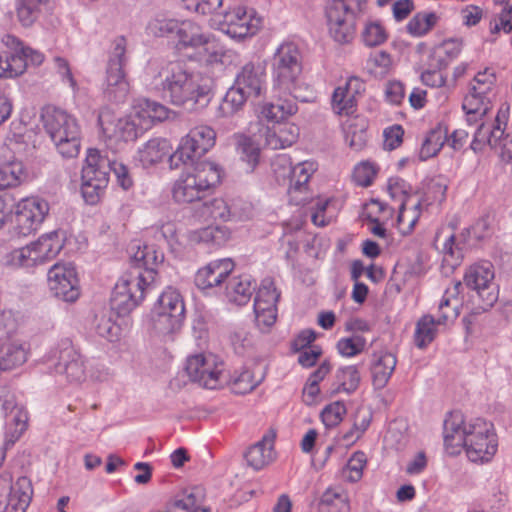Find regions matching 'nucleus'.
Segmentation results:
<instances>
[{
    "label": "nucleus",
    "instance_id": "f257e3e1",
    "mask_svg": "<svg viewBox=\"0 0 512 512\" xmlns=\"http://www.w3.org/2000/svg\"><path fill=\"white\" fill-rule=\"evenodd\" d=\"M162 97L175 106L204 108L211 100V89L200 85L180 63H170L159 74Z\"/></svg>",
    "mask_w": 512,
    "mask_h": 512
},
{
    "label": "nucleus",
    "instance_id": "f03ea898",
    "mask_svg": "<svg viewBox=\"0 0 512 512\" xmlns=\"http://www.w3.org/2000/svg\"><path fill=\"white\" fill-rule=\"evenodd\" d=\"M44 128L59 153L66 158L78 155L80 129L76 119L58 108H47L42 114Z\"/></svg>",
    "mask_w": 512,
    "mask_h": 512
},
{
    "label": "nucleus",
    "instance_id": "7ed1b4c3",
    "mask_svg": "<svg viewBox=\"0 0 512 512\" xmlns=\"http://www.w3.org/2000/svg\"><path fill=\"white\" fill-rule=\"evenodd\" d=\"M366 0H327L325 13L330 36L339 44L350 43L356 34L357 19Z\"/></svg>",
    "mask_w": 512,
    "mask_h": 512
},
{
    "label": "nucleus",
    "instance_id": "20e7f679",
    "mask_svg": "<svg viewBox=\"0 0 512 512\" xmlns=\"http://www.w3.org/2000/svg\"><path fill=\"white\" fill-rule=\"evenodd\" d=\"M509 106L503 104L495 117L494 123H481L474 131L471 149L474 152L482 151L485 145L496 150L503 161L512 162V137L505 135L508 121Z\"/></svg>",
    "mask_w": 512,
    "mask_h": 512
},
{
    "label": "nucleus",
    "instance_id": "39448f33",
    "mask_svg": "<svg viewBox=\"0 0 512 512\" xmlns=\"http://www.w3.org/2000/svg\"><path fill=\"white\" fill-rule=\"evenodd\" d=\"M300 51L294 43H284L273 57L274 82L282 90L293 94L302 72Z\"/></svg>",
    "mask_w": 512,
    "mask_h": 512
},
{
    "label": "nucleus",
    "instance_id": "423d86ee",
    "mask_svg": "<svg viewBox=\"0 0 512 512\" xmlns=\"http://www.w3.org/2000/svg\"><path fill=\"white\" fill-rule=\"evenodd\" d=\"M126 39L123 36L117 37L113 42V49L110 54L106 70L105 96L114 102L124 101L128 93V83L123 70L126 64Z\"/></svg>",
    "mask_w": 512,
    "mask_h": 512
},
{
    "label": "nucleus",
    "instance_id": "0eeeda50",
    "mask_svg": "<svg viewBox=\"0 0 512 512\" xmlns=\"http://www.w3.org/2000/svg\"><path fill=\"white\" fill-rule=\"evenodd\" d=\"M148 278L142 272L121 278L115 285L111 297V307L120 316L134 310L144 299L145 290L149 288Z\"/></svg>",
    "mask_w": 512,
    "mask_h": 512
},
{
    "label": "nucleus",
    "instance_id": "6e6552de",
    "mask_svg": "<svg viewBox=\"0 0 512 512\" xmlns=\"http://www.w3.org/2000/svg\"><path fill=\"white\" fill-rule=\"evenodd\" d=\"M463 448L466 449L467 456L473 462L490 460L497 450L493 425L481 418L470 422Z\"/></svg>",
    "mask_w": 512,
    "mask_h": 512
},
{
    "label": "nucleus",
    "instance_id": "1a4fd4ad",
    "mask_svg": "<svg viewBox=\"0 0 512 512\" xmlns=\"http://www.w3.org/2000/svg\"><path fill=\"white\" fill-rule=\"evenodd\" d=\"M493 279V265L490 262L472 265L464 275V285L475 292L471 297H478L479 309L482 311L490 309L498 299Z\"/></svg>",
    "mask_w": 512,
    "mask_h": 512
},
{
    "label": "nucleus",
    "instance_id": "9d476101",
    "mask_svg": "<svg viewBox=\"0 0 512 512\" xmlns=\"http://www.w3.org/2000/svg\"><path fill=\"white\" fill-rule=\"evenodd\" d=\"M52 294L65 302H74L80 295L79 280L71 263H56L48 271Z\"/></svg>",
    "mask_w": 512,
    "mask_h": 512
},
{
    "label": "nucleus",
    "instance_id": "9b49d317",
    "mask_svg": "<svg viewBox=\"0 0 512 512\" xmlns=\"http://www.w3.org/2000/svg\"><path fill=\"white\" fill-rule=\"evenodd\" d=\"M49 211L48 203L37 198L21 201L14 215V231L19 236H27L37 230Z\"/></svg>",
    "mask_w": 512,
    "mask_h": 512
},
{
    "label": "nucleus",
    "instance_id": "f8f14e48",
    "mask_svg": "<svg viewBox=\"0 0 512 512\" xmlns=\"http://www.w3.org/2000/svg\"><path fill=\"white\" fill-rule=\"evenodd\" d=\"M108 170L114 173L117 182L124 190L132 187L133 180L128 168L122 162L103 157L97 149H89L85 165L82 168V175H86L88 179H91V177L99 173L108 174Z\"/></svg>",
    "mask_w": 512,
    "mask_h": 512
},
{
    "label": "nucleus",
    "instance_id": "ddd939ff",
    "mask_svg": "<svg viewBox=\"0 0 512 512\" xmlns=\"http://www.w3.org/2000/svg\"><path fill=\"white\" fill-rule=\"evenodd\" d=\"M260 18L248 13L244 7H236L227 11L221 21V30L232 38L242 39L254 35L259 26Z\"/></svg>",
    "mask_w": 512,
    "mask_h": 512
},
{
    "label": "nucleus",
    "instance_id": "4468645a",
    "mask_svg": "<svg viewBox=\"0 0 512 512\" xmlns=\"http://www.w3.org/2000/svg\"><path fill=\"white\" fill-rule=\"evenodd\" d=\"M185 370L191 381L209 389L216 388L221 374V370L216 366L215 358L212 355L204 354L188 357Z\"/></svg>",
    "mask_w": 512,
    "mask_h": 512
},
{
    "label": "nucleus",
    "instance_id": "2eb2a0df",
    "mask_svg": "<svg viewBox=\"0 0 512 512\" xmlns=\"http://www.w3.org/2000/svg\"><path fill=\"white\" fill-rule=\"evenodd\" d=\"M234 83L251 98H257L266 90V65L262 62H249L237 73Z\"/></svg>",
    "mask_w": 512,
    "mask_h": 512
},
{
    "label": "nucleus",
    "instance_id": "dca6fc26",
    "mask_svg": "<svg viewBox=\"0 0 512 512\" xmlns=\"http://www.w3.org/2000/svg\"><path fill=\"white\" fill-rule=\"evenodd\" d=\"M469 424H464L463 414L454 411L444 420V445L448 454L457 455L461 452L468 436Z\"/></svg>",
    "mask_w": 512,
    "mask_h": 512
},
{
    "label": "nucleus",
    "instance_id": "f3484780",
    "mask_svg": "<svg viewBox=\"0 0 512 512\" xmlns=\"http://www.w3.org/2000/svg\"><path fill=\"white\" fill-rule=\"evenodd\" d=\"M55 369L57 373L65 374L72 382H80L85 377L83 360L69 340L62 341L60 345Z\"/></svg>",
    "mask_w": 512,
    "mask_h": 512
},
{
    "label": "nucleus",
    "instance_id": "a211bd4d",
    "mask_svg": "<svg viewBox=\"0 0 512 512\" xmlns=\"http://www.w3.org/2000/svg\"><path fill=\"white\" fill-rule=\"evenodd\" d=\"M234 263L230 258L215 260L199 269L195 275V285L202 290L219 286L231 274Z\"/></svg>",
    "mask_w": 512,
    "mask_h": 512
},
{
    "label": "nucleus",
    "instance_id": "6ab92c4d",
    "mask_svg": "<svg viewBox=\"0 0 512 512\" xmlns=\"http://www.w3.org/2000/svg\"><path fill=\"white\" fill-rule=\"evenodd\" d=\"M176 38V47L179 50L198 49L213 42V34L205 31L202 26L190 20L179 22Z\"/></svg>",
    "mask_w": 512,
    "mask_h": 512
},
{
    "label": "nucleus",
    "instance_id": "aec40b11",
    "mask_svg": "<svg viewBox=\"0 0 512 512\" xmlns=\"http://www.w3.org/2000/svg\"><path fill=\"white\" fill-rule=\"evenodd\" d=\"M364 91L363 81L352 76L348 79L344 87H338L332 95V107L335 113L351 114L355 107V97Z\"/></svg>",
    "mask_w": 512,
    "mask_h": 512
},
{
    "label": "nucleus",
    "instance_id": "412c9836",
    "mask_svg": "<svg viewBox=\"0 0 512 512\" xmlns=\"http://www.w3.org/2000/svg\"><path fill=\"white\" fill-rule=\"evenodd\" d=\"M209 195V192L202 188L195 178L189 173L178 179L173 186L172 196L173 199L179 204L195 203L197 209L201 206L204 199Z\"/></svg>",
    "mask_w": 512,
    "mask_h": 512
},
{
    "label": "nucleus",
    "instance_id": "4be33fe9",
    "mask_svg": "<svg viewBox=\"0 0 512 512\" xmlns=\"http://www.w3.org/2000/svg\"><path fill=\"white\" fill-rule=\"evenodd\" d=\"M275 438L276 433L269 430L260 441L248 448L244 457L250 467L260 470L273 461Z\"/></svg>",
    "mask_w": 512,
    "mask_h": 512
},
{
    "label": "nucleus",
    "instance_id": "5701e85b",
    "mask_svg": "<svg viewBox=\"0 0 512 512\" xmlns=\"http://www.w3.org/2000/svg\"><path fill=\"white\" fill-rule=\"evenodd\" d=\"M493 87L494 84L492 82L472 84L469 93L463 100V110L468 111L469 113L487 114L491 107Z\"/></svg>",
    "mask_w": 512,
    "mask_h": 512
},
{
    "label": "nucleus",
    "instance_id": "b1692460",
    "mask_svg": "<svg viewBox=\"0 0 512 512\" xmlns=\"http://www.w3.org/2000/svg\"><path fill=\"white\" fill-rule=\"evenodd\" d=\"M164 255L158 251L154 245L137 246V250L133 253L131 261L136 268L143 267L148 278V284L151 285L155 280L156 268L162 264Z\"/></svg>",
    "mask_w": 512,
    "mask_h": 512
},
{
    "label": "nucleus",
    "instance_id": "393cba45",
    "mask_svg": "<svg viewBox=\"0 0 512 512\" xmlns=\"http://www.w3.org/2000/svg\"><path fill=\"white\" fill-rule=\"evenodd\" d=\"M28 349L23 341L16 337L0 344V371H10L27 360Z\"/></svg>",
    "mask_w": 512,
    "mask_h": 512
},
{
    "label": "nucleus",
    "instance_id": "a878e982",
    "mask_svg": "<svg viewBox=\"0 0 512 512\" xmlns=\"http://www.w3.org/2000/svg\"><path fill=\"white\" fill-rule=\"evenodd\" d=\"M374 362L371 366L372 383L375 389H383L396 367V356L390 352L374 354Z\"/></svg>",
    "mask_w": 512,
    "mask_h": 512
},
{
    "label": "nucleus",
    "instance_id": "bb28decb",
    "mask_svg": "<svg viewBox=\"0 0 512 512\" xmlns=\"http://www.w3.org/2000/svg\"><path fill=\"white\" fill-rule=\"evenodd\" d=\"M37 263L41 264L55 258L63 248V241L56 231L41 236L36 242L31 243Z\"/></svg>",
    "mask_w": 512,
    "mask_h": 512
},
{
    "label": "nucleus",
    "instance_id": "cd10ccee",
    "mask_svg": "<svg viewBox=\"0 0 512 512\" xmlns=\"http://www.w3.org/2000/svg\"><path fill=\"white\" fill-rule=\"evenodd\" d=\"M98 122L102 127L103 133L109 138H116L125 142L135 141L144 132V129L130 118L119 119L112 132L104 125L103 114L99 115Z\"/></svg>",
    "mask_w": 512,
    "mask_h": 512
},
{
    "label": "nucleus",
    "instance_id": "c85d7f7f",
    "mask_svg": "<svg viewBox=\"0 0 512 512\" xmlns=\"http://www.w3.org/2000/svg\"><path fill=\"white\" fill-rule=\"evenodd\" d=\"M49 0H15L18 21L23 27L32 26L48 6Z\"/></svg>",
    "mask_w": 512,
    "mask_h": 512
},
{
    "label": "nucleus",
    "instance_id": "c756f323",
    "mask_svg": "<svg viewBox=\"0 0 512 512\" xmlns=\"http://www.w3.org/2000/svg\"><path fill=\"white\" fill-rule=\"evenodd\" d=\"M254 291L255 286L249 276L234 277L226 286V297L230 302L242 306L250 301Z\"/></svg>",
    "mask_w": 512,
    "mask_h": 512
},
{
    "label": "nucleus",
    "instance_id": "7c9ffc66",
    "mask_svg": "<svg viewBox=\"0 0 512 512\" xmlns=\"http://www.w3.org/2000/svg\"><path fill=\"white\" fill-rule=\"evenodd\" d=\"M192 140L187 135L182 138L179 147L177 150L170 155L169 163L172 169L178 168L181 164L194 165L196 162L200 161V158L205 155L204 151H200L195 143H191Z\"/></svg>",
    "mask_w": 512,
    "mask_h": 512
},
{
    "label": "nucleus",
    "instance_id": "2f4dec72",
    "mask_svg": "<svg viewBox=\"0 0 512 512\" xmlns=\"http://www.w3.org/2000/svg\"><path fill=\"white\" fill-rule=\"evenodd\" d=\"M189 174L209 193L220 182L221 178L219 166L206 160L196 162L193 165V171Z\"/></svg>",
    "mask_w": 512,
    "mask_h": 512
},
{
    "label": "nucleus",
    "instance_id": "473e14b6",
    "mask_svg": "<svg viewBox=\"0 0 512 512\" xmlns=\"http://www.w3.org/2000/svg\"><path fill=\"white\" fill-rule=\"evenodd\" d=\"M28 179V172L20 160H13L0 167V190L14 188Z\"/></svg>",
    "mask_w": 512,
    "mask_h": 512
},
{
    "label": "nucleus",
    "instance_id": "72a5a7b5",
    "mask_svg": "<svg viewBox=\"0 0 512 512\" xmlns=\"http://www.w3.org/2000/svg\"><path fill=\"white\" fill-rule=\"evenodd\" d=\"M251 99L235 83L228 89L219 106V113L223 117H230L243 109L247 101Z\"/></svg>",
    "mask_w": 512,
    "mask_h": 512
},
{
    "label": "nucleus",
    "instance_id": "f704fd0d",
    "mask_svg": "<svg viewBox=\"0 0 512 512\" xmlns=\"http://www.w3.org/2000/svg\"><path fill=\"white\" fill-rule=\"evenodd\" d=\"M199 217L204 219H214L221 221H230L231 214H229V202L222 198H209L204 199L199 209L196 210Z\"/></svg>",
    "mask_w": 512,
    "mask_h": 512
},
{
    "label": "nucleus",
    "instance_id": "c9c22d12",
    "mask_svg": "<svg viewBox=\"0 0 512 512\" xmlns=\"http://www.w3.org/2000/svg\"><path fill=\"white\" fill-rule=\"evenodd\" d=\"M448 66V61L438 52L431 55L428 68L421 73L422 82L431 87H441L445 84L446 78L443 70Z\"/></svg>",
    "mask_w": 512,
    "mask_h": 512
},
{
    "label": "nucleus",
    "instance_id": "e433bc0d",
    "mask_svg": "<svg viewBox=\"0 0 512 512\" xmlns=\"http://www.w3.org/2000/svg\"><path fill=\"white\" fill-rule=\"evenodd\" d=\"M154 310L166 312L185 319V305L181 294L174 288L168 287L159 296Z\"/></svg>",
    "mask_w": 512,
    "mask_h": 512
},
{
    "label": "nucleus",
    "instance_id": "4c0bfd02",
    "mask_svg": "<svg viewBox=\"0 0 512 512\" xmlns=\"http://www.w3.org/2000/svg\"><path fill=\"white\" fill-rule=\"evenodd\" d=\"M170 146L166 139H150L139 149V158L144 166L156 164L169 154Z\"/></svg>",
    "mask_w": 512,
    "mask_h": 512
},
{
    "label": "nucleus",
    "instance_id": "58836bf2",
    "mask_svg": "<svg viewBox=\"0 0 512 512\" xmlns=\"http://www.w3.org/2000/svg\"><path fill=\"white\" fill-rule=\"evenodd\" d=\"M81 178V193L84 200L90 205L96 204L108 184V174L99 173L91 177V179H88L86 175H82Z\"/></svg>",
    "mask_w": 512,
    "mask_h": 512
},
{
    "label": "nucleus",
    "instance_id": "ea45409f",
    "mask_svg": "<svg viewBox=\"0 0 512 512\" xmlns=\"http://www.w3.org/2000/svg\"><path fill=\"white\" fill-rule=\"evenodd\" d=\"M184 318L177 317L166 312L154 310L151 317L153 331L161 336H170L179 331L183 325Z\"/></svg>",
    "mask_w": 512,
    "mask_h": 512
},
{
    "label": "nucleus",
    "instance_id": "a19ab883",
    "mask_svg": "<svg viewBox=\"0 0 512 512\" xmlns=\"http://www.w3.org/2000/svg\"><path fill=\"white\" fill-rule=\"evenodd\" d=\"M319 512H349V500L347 494L339 489H327L319 502Z\"/></svg>",
    "mask_w": 512,
    "mask_h": 512
},
{
    "label": "nucleus",
    "instance_id": "79ce46f5",
    "mask_svg": "<svg viewBox=\"0 0 512 512\" xmlns=\"http://www.w3.org/2000/svg\"><path fill=\"white\" fill-rule=\"evenodd\" d=\"M335 378L338 386L335 390L332 391V394L339 393L340 391H344L347 394H352L358 389L361 382L360 372L358 367L355 365L338 368L335 374Z\"/></svg>",
    "mask_w": 512,
    "mask_h": 512
},
{
    "label": "nucleus",
    "instance_id": "37998d69",
    "mask_svg": "<svg viewBox=\"0 0 512 512\" xmlns=\"http://www.w3.org/2000/svg\"><path fill=\"white\" fill-rule=\"evenodd\" d=\"M235 143L240 158L248 165V171L253 172L259 163V146L250 137L243 134L235 135Z\"/></svg>",
    "mask_w": 512,
    "mask_h": 512
},
{
    "label": "nucleus",
    "instance_id": "c03bdc74",
    "mask_svg": "<svg viewBox=\"0 0 512 512\" xmlns=\"http://www.w3.org/2000/svg\"><path fill=\"white\" fill-rule=\"evenodd\" d=\"M448 140L447 129L442 126H437L432 129L426 136L422 147L420 149V159L427 160L435 156Z\"/></svg>",
    "mask_w": 512,
    "mask_h": 512
},
{
    "label": "nucleus",
    "instance_id": "a18cd8bd",
    "mask_svg": "<svg viewBox=\"0 0 512 512\" xmlns=\"http://www.w3.org/2000/svg\"><path fill=\"white\" fill-rule=\"evenodd\" d=\"M199 491L185 490L170 500L165 506V512H200Z\"/></svg>",
    "mask_w": 512,
    "mask_h": 512
},
{
    "label": "nucleus",
    "instance_id": "49530a36",
    "mask_svg": "<svg viewBox=\"0 0 512 512\" xmlns=\"http://www.w3.org/2000/svg\"><path fill=\"white\" fill-rule=\"evenodd\" d=\"M281 293L277 290L272 278L267 277L262 280L254 300V309L263 310L265 307L276 306Z\"/></svg>",
    "mask_w": 512,
    "mask_h": 512
},
{
    "label": "nucleus",
    "instance_id": "de8ad7c7",
    "mask_svg": "<svg viewBox=\"0 0 512 512\" xmlns=\"http://www.w3.org/2000/svg\"><path fill=\"white\" fill-rule=\"evenodd\" d=\"M297 104L294 99H278L275 103H270L263 108V115L272 121L280 122L286 117L297 112Z\"/></svg>",
    "mask_w": 512,
    "mask_h": 512
},
{
    "label": "nucleus",
    "instance_id": "09e8293b",
    "mask_svg": "<svg viewBox=\"0 0 512 512\" xmlns=\"http://www.w3.org/2000/svg\"><path fill=\"white\" fill-rule=\"evenodd\" d=\"M437 320L431 315H424L416 325L414 341L418 348L423 349L431 343L436 336Z\"/></svg>",
    "mask_w": 512,
    "mask_h": 512
},
{
    "label": "nucleus",
    "instance_id": "8fccbe9b",
    "mask_svg": "<svg viewBox=\"0 0 512 512\" xmlns=\"http://www.w3.org/2000/svg\"><path fill=\"white\" fill-rule=\"evenodd\" d=\"M438 16L434 12L416 13L408 22L407 32L415 37L426 35L437 23Z\"/></svg>",
    "mask_w": 512,
    "mask_h": 512
},
{
    "label": "nucleus",
    "instance_id": "3c124183",
    "mask_svg": "<svg viewBox=\"0 0 512 512\" xmlns=\"http://www.w3.org/2000/svg\"><path fill=\"white\" fill-rule=\"evenodd\" d=\"M4 261L11 268H29L38 264L31 244L6 254Z\"/></svg>",
    "mask_w": 512,
    "mask_h": 512
},
{
    "label": "nucleus",
    "instance_id": "603ef678",
    "mask_svg": "<svg viewBox=\"0 0 512 512\" xmlns=\"http://www.w3.org/2000/svg\"><path fill=\"white\" fill-rule=\"evenodd\" d=\"M178 24L175 19L155 17L148 22L146 32L153 37H176Z\"/></svg>",
    "mask_w": 512,
    "mask_h": 512
},
{
    "label": "nucleus",
    "instance_id": "864d4df0",
    "mask_svg": "<svg viewBox=\"0 0 512 512\" xmlns=\"http://www.w3.org/2000/svg\"><path fill=\"white\" fill-rule=\"evenodd\" d=\"M200 151L207 153L215 144L216 133L209 126H197L187 134Z\"/></svg>",
    "mask_w": 512,
    "mask_h": 512
},
{
    "label": "nucleus",
    "instance_id": "5fc2aeb1",
    "mask_svg": "<svg viewBox=\"0 0 512 512\" xmlns=\"http://www.w3.org/2000/svg\"><path fill=\"white\" fill-rule=\"evenodd\" d=\"M94 329L100 337L108 341L116 340L120 333V327L113 321L110 315L104 313L95 315Z\"/></svg>",
    "mask_w": 512,
    "mask_h": 512
},
{
    "label": "nucleus",
    "instance_id": "6e6d98bb",
    "mask_svg": "<svg viewBox=\"0 0 512 512\" xmlns=\"http://www.w3.org/2000/svg\"><path fill=\"white\" fill-rule=\"evenodd\" d=\"M264 374H261L257 379L254 373L249 370L242 371L232 381V390L236 394H246L254 390L263 380Z\"/></svg>",
    "mask_w": 512,
    "mask_h": 512
},
{
    "label": "nucleus",
    "instance_id": "4d7b16f0",
    "mask_svg": "<svg viewBox=\"0 0 512 512\" xmlns=\"http://www.w3.org/2000/svg\"><path fill=\"white\" fill-rule=\"evenodd\" d=\"M207 55V62L210 64L220 63L226 64L235 56V52L225 49L213 36V42L207 46H202Z\"/></svg>",
    "mask_w": 512,
    "mask_h": 512
},
{
    "label": "nucleus",
    "instance_id": "13d9d810",
    "mask_svg": "<svg viewBox=\"0 0 512 512\" xmlns=\"http://www.w3.org/2000/svg\"><path fill=\"white\" fill-rule=\"evenodd\" d=\"M362 39L366 46L376 47L387 40V32L379 22H369L362 32Z\"/></svg>",
    "mask_w": 512,
    "mask_h": 512
},
{
    "label": "nucleus",
    "instance_id": "bf43d9fd",
    "mask_svg": "<svg viewBox=\"0 0 512 512\" xmlns=\"http://www.w3.org/2000/svg\"><path fill=\"white\" fill-rule=\"evenodd\" d=\"M346 414L345 404L341 401H336L327 405L321 412L322 422L327 428L337 426Z\"/></svg>",
    "mask_w": 512,
    "mask_h": 512
},
{
    "label": "nucleus",
    "instance_id": "052dcab7",
    "mask_svg": "<svg viewBox=\"0 0 512 512\" xmlns=\"http://www.w3.org/2000/svg\"><path fill=\"white\" fill-rule=\"evenodd\" d=\"M387 190L392 198H396L399 194L404 196V199L402 200L399 207V215L397 219L398 224L401 225L404 221V211L408 201L407 184L403 179L399 177L390 178L388 181Z\"/></svg>",
    "mask_w": 512,
    "mask_h": 512
},
{
    "label": "nucleus",
    "instance_id": "680f3d73",
    "mask_svg": "<svg viewBox=\"0 0 512 512\" xmlns=\"http://www.w3.org/2000/svg\"><path fill=\"white\" fill-rule=\"evenodd\" d=\"M366 345V340L361 335H353L338 341L337 349L343 356L352 357L361 353Z\"/></svg>",
    "mask_w": 512,
    "mask_h": 512
},
{
    "label": "nucleus",
    "instance_id": "e2e57ef3",
    "mask_svg": "<svg viewBox=\"0 0 512 512\" xmlns=\"http://www.w3.org/2000/svg\"><path fill=\"white\" fill-rule=\"evenodd\" d=\"M9 494L22 500L21 505H29L33 495L31 481L27 477H20L15 484L9 486Z\"/></svg>",
    "mask_w": 512,
    "mask_h": 512
},
{
    "label": "nucleus",
    "instance_id": "0e129e2a",
    "mask_svg": "<svg viewBox=\"0 0 512 512\" xmlns=\"http://www.w3.org/2000/svg\"><path fill=\"white\" fill-rule=\"evenodd\" d=\"M199 238L201 241L221 246L228 240L229 232L224 227L208 226L201 230Z\"/></svg>",
    "mask_w": 512,
    "mask_h": 512
},
{
    "label": "nucleus",
    "instance_id": "69168bd1",
    "mask_svg": "<svg viewBox=\"0 0 512 512\" xmlns=\"http://www.w3.org/2000/svg\"><path fill=\"white\" fill-rule=\"evenodd\" d=\"M366 461V455L362 451H357L351 456L346 464V470L349 472L347 479L349 481L357 482L361 479Z\"/></svg>",
    "mask_w": 512,
    "mask_h": 512
},
{
    "label": "nucleus",
    "instance_id": "338daca9",
    "mask_svg": "<svg viewBox=\"0 0 512 512\" xmlns=\"http://www.w3.org/2000/svg\"><path fill=\"white\" fill-rule=\"evenodd\" d=\"M6 69H8L9 78L17 77L21 75L28 66L27 58L20 51L14 53L5 52Z\"/></svg>",
    "mask_w": 512,
    "mask_h": 512
},
{
    "label": "nucleus",
    "instance_id": "774afa93",
    "mask_svg": "<svg viewBox=\"0 0 512 512\" xmlns=\"http://www.w3.org/2000/svg\"><path fill=\"white\" fill-rule=\"evenodd\" d=\"M503 30L509 33L512 30V6L503 8L501 13L490 23L491 33H498Z\"/></svg>",
    "mask_w": 512,
    "mask_h": 512
}]
</instances>
